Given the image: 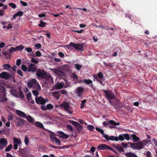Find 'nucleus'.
<instances>
[{"label":"nucleus","instance_id":"nucleus-1","mask_svg":"<svg viewBox=\"0 0 157 157\" xmlns=\"http://www.w3.org/2000/svg\"><path fill=\"white\" fill-rule=\"evenodd\" d=\"M96 129L97 131L100 132L103 136L106 139V140H111L112 141H118L120 140L122 141L125 138L127 140H130V136L129 134H121L119 135L118 137L111 136L109 137L108 135H105L104 132V131L101 129L96 127Z\"/></svg>","mask_w":157,"mask_h":157},{"label":"nucleus","instance_id":"nucleus-2","mask_svg":"<svg viewBox=\"0 0 157 157\" xmlns=\"http://www.w3.org/2000/svg\"><path fill=\"white\" fill-rule=\"evenodd\" d=\"M71 47H72L75 49L81 51H83L84 45L81 44H76L72 42H71L67 46V48H71Z\"/></svg>","mask_w":157,"mask_h":157},{"label":"nucleus","instance_id":"nucleus-3","mask_svg":"<svg viewBox=\"0 0 157 157\" xmlns=\"http://www.w3.org/2000/svg\"><path fill=\"white\" fill-rule=\"evenodd\" d=\"M16 113L20 117L24 118H26V119L29 122L33 123L34 122V119L30 116H27L26 114L21 111L17 110L16 111Z\"/></svg>","mask_w":157,"mask_h":157},{"label":"nucleus","instance_id":"nucleus-4","mask_svg":"<svg viewBox=\"0 0 157 157\" xmlns=\"http://www.w3.org/2000/svg\"><path fill=\"white\" fill-rule=\"evenodd\" d=\"M19 91L17 92L15 90L12 89L10 90V93L12 94L15 97L19 98H24V95L21 89H19Z\"/></svg>","mask_w":157,"mask_h":157},{"label":"nucleus","instance_id":"nucleus-5","mask_svg":"<svg viewBox=\"0 0 157 157\" xmlns=\"http://www.w3.org/2000/svg\"><path fill=\"white\" fill-rule=\"evenodd\" d=\"M36 76L39 78L44 79L47 77V74L44 69H41L38 68L36 72Z\"/></svg>","mask_w":157,"mask_h":157},{"label":"nucleus","instance_id":"nucleus-6","mask_svg":"<svg viewBox=\"0 0 157 157\" xmlns=\"http://www.w3.org/2000/svg\"><path fill=\"white\" fill-rule=\"evenodd\" d=\"M150 140H148L146 141L145 140H143L140 142L136 143V148L138 150H140L143 148L144 146L148 144L150 142Z\"/></svg>","mask_w":157,"mask_h":157},{"label":"nucleus","instance_id":"nucleus-7","mask_svg":"<svg viewBox=\"0 0 157 157\" xmlns=\"http://www.w3.org/2000/svg\"><path fill=\"white\" fill-rule=\"evenodd\" d=\"M104 95L106 98H115L114 93L111 90H103Z\"/></svg>","mask_w":157,"mask_h":157},{"label":"nucleus","instance_id":"nucleus-8","mask_svg":"<svg viewBox=\"0 0 157 157\" xmlns=\"http://www.w3.org/2000/svg\"><path fill=\"white\" fill-rule=\"evenodd\" d=\"M16 124V126H22L24 124L25 121V120L21 119L19 117H16L14 120Z\"/></svg>","mask_w":157,"mask_h":157},{"label":"nucleus","instance_id":"nucleus-9","mask_svg":"<svg viewBox=\"0 0 157 157\" xmlns=\"http://www.w3.org/2000/svg\"><path fill=\"white\" fill-rule=\"evenodd\" d=\"M37 67L36 65L33 63H30L28 66V71L30 72L34 73L37 71Z\"/></svg>","mask_w":157,"mask_h":157},{"label":"nucleus","instance_id":"nucleus-10","mask_svg":"<svg viewBox=\"0 0 157 157\" xmlns=\"http://www.w3.org/2000/svg\"><path fill=\"white\" fill-rule=\"evenodd\" d=\"M8 144V141L5 138H1L0 139V149H2L4 147L6 146Z\"/></svg>","mask_w":157,"mask_h":157},{"label":"nucleus","instance_id":"nucleus-11","mask_svg":"<svg viewBox=\"0 0 157 157\" xmlns=\"http://www.w3.org/2000/svg\"><path fill=\"white\" fill-rule=\"evenodd\" d=\"M12 77V75H11L9 74L6 72L4 71L0 74V77L5 79L10 78Z\"/></svg>","mask_w":157,"mask_h":157},{"label":"nucleus","instance_id":"nucleus-12","mask_svg":"<svg viewBox=\"0 0 157 157\" xmlns=\"http://www.w3.org/2000/svg\"><path fill=\"white\" fill-rule=\"evenodd\" d=\"M84 91V88L83 87L79 86L77 88L76 93L80 97Z\"/></svg>","mask_w":157,"mask_h":157},{"label":"nucleus","instance_id":"nucleus-13","mask_svg":"<svg viewBox=\"0 0 157 157\" xmlns=\"http://www.w3.org/2000/svg\"><path fill=\"white\" fill-rule=\"evenodd\" d=\"M52 71L56 74L60 75L62 76H64V73L63 72L60 70H58L56 69H51Z\"/></svg>","mask_w":157,"mask_h":157},{"label":"nucleus","instance_id":"nucleus-14","mask_svg":"<svg viewBox=\"0 0 157 157\" xmlns=\"http://www.w3.org/2000/svg\"><path fill=\"white\" fill-rule=\"evenodd\" d=\"M37 83L36 79H33L27 82L28 86L29 88L32 87L34 85H36Z\"/></svg>","mask_w":157,"mask_h":157},{"label":"nucleus","instance_id":"nucleus-15","mask_svg":"<svg viewBox=\"0 0 157 157\" xmlns=\"http://www.w3.org/2000/svg\"><path fill=\"white\" fill-rule=\"evenodd\" d=\"M60 107H64L65 111L68 110L69 108V105L68 103L66 102H64L62 104L60 105Z\"/></svg>","mask_w":157,"mask_h":157},{"label":"nucleus","instance_id":"nucleus-16","mask_svg":"<svg viewBox=\"0 0 157 157\" xmlns=\"http://www.w3.org/2000/svg\"><path fill=\"white\" fill-rule=\"evenodd\" d=\"M36 103L38 104L44 105L46 101L44 99H35Z\"/></svg>","mask_w":157,"mask_h":157},{"label":"nucleus","instance_id":"nucleus-17","mask_svg":"<svg viewBox=\"0 0 157 157\" xmlns=\"http://www.w3.org/2000/svg\"><path fill=\"white\" fill-rule=\"evenodd\" d=\"M58 133L59 134V136L63 138H67L69 137V136L65 134L63 132L59 131L58 132Z\"/></svg>","mask_w":157,"mask_h":157},{"label":"nucleus","instance_id":"nucleus-18","mask_svg":"<svg viewBox=\"0 0 157 157\" xmlns=\"http://www.w3.org/2000/svg\"><path fill=\"white\" fill-rule=\"evenodd\" d=\"M23 12L21 11H19L17 12L14 15H13V18H12V19H16V17L20 16H21L23 15Z\"/></svg>","mask_w":157,"mask_h":157},{"label":"nucleus","instance_id":"nucleus-19","mask_svg":"<svg viewBox=\"0 0 157 157\" xmlns=\"http://www.w3.org/2000/svg\"><path fill=\"white\" fill-rule=\"evenodd\" d=\"M64 86V83L63 82H60L59 83H57L55 85V86L56 89H60L62 88Z\"/></svg>","mask_w":157,"mask_h":157},{"label":"nucleus","instance_id":"nucleus-20","mask_svg":"<svg viewBox=\"0 0 157 157\" xmlns=\"http://www.w3.org/2000/svg\"><path fill=\"white\" fill-rule=\"evenodd\" d=\"M125 155L127 157H137L136 154L131 152L125 153Z\"/></svg>","mask_w":157,"mask_h":157},{"label":"nucleus","instance_id":"nucleus-21","mask_svg":"<svg viewBox=\"0 0 157 157\" xmlns=\"http://www.w3.org/2000/svg\"><path fill=\"white\" fill-rule=\"evenodd\" d=\"M107 147H108V146L105 144H101L99 145L98 148L101 150H105L107 149Z\"/></svg>","mask_w":157,"mask_h":157},{"label":"nucleus","instance_id":"nucleus-22","mask_svg":"<svg viewBox=\"0 0 157 157\" xmlns=\"http://www.w3.org/2000/svg\"><path fill=\"white\" fill-rule=\"evenodd\" d=\"M53 95L56 98H59L60 95V92L59 91H54L53 93Z\"/></svg>","mask_w":157,"mask_h":157},{"label":"nucleus","instance_id":"nucleus-23","mask_svg":"<svg viewBox=\"0 0 157 157\" xmlns=\"http://www.w3.org/2000/svg\"><path fill=\"white\" fill-rule=\"evenodd\" d=\"M13 142L14 144L18 145L21 143V142L19 139H17L14 137L13 138Z\"/></svg>","mask_w":157,"mask_h":157},{"label":"nucleus","instance_id":"nucleus-24","mask_svg":"<svg viewBox=\"0 0 157 157\" xmlns=\"http://www.w3.org/2000/svg\"><path fill=\"white\" fill-rule=\"evenodd\" d=\"M2 54L3 55L6 56L7 59H10V58L11 55L9 52L5 51L2 52Z\"/></svg>","mask_w":157,"mask_h":157},{"label":"nucleus","instance_id":"nucleus-25","mask_svg":"<svg viewBox=\"0 0 157 157\" xmlns=\"http://www.w3.org/2000/svg\"><path fill=\"white\" fill-rule=\"evenodd\" d=\"M120 123L119 122H116L113 120H110L109 121V125H111L113 126L119 125Z\"/></svg>","mask_w":157,"mask_h":157},{"label":"nucleus","instance_id":"nucleus-26","mask_svg":"<svg viewBox=\"0 0 157 157\" xmlns=\"http://www.w3.org/2000/svg\"><path fill=\"white\" fill-rule=\"evenodd\" d=\"M132 140L134 142H136L139 141L140 140V139L139 137H137L136 135L134 134H132Z\"/></svg>","mask_w":157,"mask_h":157},{"label":"nucleus","instance_id":"nucleus-27","mask_svg":"<svg viewBox=\"0 0 157 157\" xmlns=\"http://www.w3.org/2000/svg\"><path fill=\"white\" fill-rule=\"evenodd\" d=\"M75 127H76L77 130H78V131H77V132L78 133H80V132L83 128V127L79 123Z\"/></svg>","mask_w":157,"mask_h":157},{"label":"nucleus","instance_id":"nucleus-28","mask_svg":"<svg viewBox=\"0 0 157 157\" xmlns=\"http://www.w3.org/2000/svg\"><path fill=\"white\" fill-rule=\"evenodd\" d=\"M71 78H73L72 80L73 81H75L78 79V76L75 73H73L72 74Z\"/></svg>","mask_w":157,"mask_h":157},{"label":"nucleus","instance_id":"nucleus-29","mask_svg":"<svg viewBox=\"0 0 157 157\" xmlns=\"http://www.w3.org/2000/svg\"><path fill=\"white\" fill-rule=\"evenodd\" d=\"M32 93L34 95H35V96H36L35 98H43L41 97H37V96L38 95L39 93H38V91L36 90H33L32 91Z\"/></svg>","mask_w":157,"mask_h":157},{"label":"nucleus","instance_id":"nucleus-30","mask_svg":"<svg viewBox=\"0 0 157 157\" xmlns=\"http://www.w3.org/2000/svg\"><path fill=\"white\" fill-rule=\"evenodd\" d=\"M83 82L87 85H89L92 83V81L91 80L86 79L83 80Z\"/></svg>","mask_w":157,"mask_h":157},{"label":"nucleus","instance_id":"nucleus-31","mask_svg":"<svg viewBox=\"0 0 157 157\" xmlns=\"http://www.w3.org/2000/svg\"><path fill=\"white\" fill-rule=\"evenodd\" d=\"M87 128L89 131L92 132L94 129L95 127L92 125H89L87 126Z\"/></svg>","mask_w":157,"mask_h":157},{"label":"nucleus","instance_id":"nucleus-32","mask_svg":"<svg viewBox=\"0 0 157 157\" xmlns=\"http://www.w3.org/2000/svg\"><path fill=\"white\" fill-rule=\"evenodd\" d=\"M46 24V23L45 22L42 21H40V23L38 25V26L41 27H44L45 26V25Z\"/></svg>","mask_w":157,"mask_h":157},{"label":"nucleus","instance_id":"nucleus-33","mask_svg":"<svg viewBox=\"0 0 157 157\" xmlns=\"http://www.w3.org/2000/svg\"><path fill=\"white\" fill-rule=\"evenodd\" d=\"M24 48V47L22 45H20L17 46L16 47V51H22Z\"/></svg>","mask_w":157,"mask_h":157},{"label":"nucleus","instance_id":"nucleus-34","mask_svg":"<svg viewBox=\"0 0 157 157\" xmlns=\"http://www.w3.org/2000/svg\"><path fill=\"white\" fill-rule=\"evenodd\" d=\"M21 69L24 71L26 72L28 70V68L24 64H22L21 66Z\"/></svg>","mask_w":157,"mask_h":157},{"label":"nucleus","instance_id":"nucleus-35","mask_svg":"<svg viewBox=\"0 0 157 157\" xmlns=\"http://www.w3.org/2000/svg\"><path fill=\"white\" fill-rule=\"evenodd\" d=\"M36 126L37 127L40 128H43V124L39 122H36Z\"/></svg>","mask_w":157,"mask_h":157},{"label":"nucleus","instance_id":"nucleus-36","mask_svg":"<svg viewBox=\"0 0 157 157\" xmlns=\"http://www.w3.org/2000/svg\"><path fill=\"white\" fill-rule=\"evenodd\" d=\"M3 67L6 70H8L11 68L10 65L8 64H5L3 65Z\"/></svg>","mask_w":157,"mask_h":157},{"label":"nucleus","instance_id":"nucleus-37","mask_svg":"<svg viewBox=\"0 0 157 157\" xmlns=\"http://www.w3.org/2000/svg\"><path fill=\"white\" fill-rule=\"evenodd\" d=\"M46 108L47 110L51 109H53V106L52 104H49L47 105Z\"/></svg>","mask_w":157,"mask_h":157},{"label":"nucleus","instance_id":"nucleus-38","mask_svg":"<svg viewBox=\"0 0 157 157\" xmlns=\"http://www.w3.org/2000/svg\"><path fill=\"white\" fill-rule=\"evenodd\" d=\"M12 145L11 144H10L8 147H7L6 149H5V151H10L11 149L12 148Z\"/></svg>","mask_w":157,"mask_h":157},{"label":"nucleus","instance_id":"nucleus-39","mask_svg":"<svg viewBox=\"0 0 157 157\" xmlns=\"http://www.w3.org/2000/svg\"><path fill=\"white\" fill-rule=\"evenodd\" d=\"M97 76L98 78H101V79H103L104 78V76L102 73L101 72H100L98 73L97 74Z\"/></svg>","mask_w":157,"mask_h":157},{"label":"nucleus","instance_id":"nucleus-40","mask_svg":"<svg viewBox=\"0 0 157 157\" xmlns=\"http://www.w3.org/2000/svg\"><path fill=\"white\" fill-rule=\"evenodd\" d=\"M116 149H117L118 151H119L120 152H123L124 151V149L122 148V147L120 145H118V146H117Z\"/></svg>","mask_w":157,"mask_h":157},{"label":"nucleus","instance_id":"nucleus-41","mask_svg":"<svg viewBox=\"0 0 157 157\" xmlns=\"http://www.w3.org/2000/svg\"><path fill=\"white\" fill-rule=\"evenodd\" d=\"M86 99L83 100L82 101L80 106L81 108L82 109L84 107L85 105V103L86 102Z\"/></svg>","mask_w":157,"mask_h":157},{"label":"nucleus","instance_id":"nucleus-42","mask_svg":"<svg viewBox=\"0 0 157 157\" xmlns=\"http://www.w3.org/2000/svg\"><path fill=\"white\" fill-rule=\"evenodd\" d=\"M50 137L51 140L53 142H54L55 140L57 138L56 137H55L54 135L51 134L50 135Z\"/></svg>","mask_w":157,"mask_h":157},{"label":"nucleus","instance_id":"nucleus-43","mask_svg":"<svg viewBox=\"0 0 157 157\" xmlns=\"http://www.w3.org/2000/svg\"><path fill=\"white\" fill-rule=\"evenodd\" d=\"M31 61L32 63L35 64H37L39 62L38 60H36L35 58L33 57L32 58Z\"/></svg>","mask_w":157,"mask_h":157},{"label":"nucleus","instance_id":"nucleus-44","mask_svg":"<svg viewBox=\"0 0 157 157\" xmlns=\"http://www.w3.org/2000/svg\"><path fill=\"white\" fill-rule=\"evenodd\" d=\"M75 67L78 71L80 70L82 67V66L78 64H75Z\"/></svg>","mask_w":157,"mask_h":157},{"label":"nucleus","instance_id":"nucleus-45","mask_svg":"<svg viewBox=\"0 0 157 157\" xmlns=\"http://www.w3.org/2000/svg\"><path fill=\"white\" fill-rule=\"evenodd\" d=\"M9 5L13 9H15L16 7V5L13 3H10Z\"/></svg>","mask_w":157,"mask_h":157},{"label":"nucleus","instance_id":"nucleus-46","mask_svg":"<svg viewBox=\"0 0 157 157\" xmlns=\"http://www.w3.org/2000/svg\"><path fill=\"white\" fill-rule=\"evenodd\" d=\"M16 51V48H15L14 47H11L9 49V52H12Z\"/></svg>","mask_w":157,"mask_h":157},{"label":"nucleus","instance_id":"nucleus-47","mask_svg":"<svg viewBox=\"0 0 157 157\" xmlns=\"http://www.w3.org/2000/svg\"><path fill=\"white\" fill-rule=\"evenodd\" d=\"M29 139L26 136L25 137V142L26 145H27L29 143Z\"/></svg>","mask_w":157,"mask_h":157},{"label":"nucleus","instance_id":"nucleus-48","mask_svg":"<svg viewBox=\"0 0 157 157\" xmlns=\"http://www.w3.org/2000/svg\"><path fill=\"white\" fill-rule=\"evenodd\" d=\"M67 128L69 130H70L71 131H73V129L71 125H67Z\"/></svg>","mask_w":157,"mask_h":157},{"label":"nucleus","instance_id":"nucleus-49","mask_svg":"<svg viewBox=\"0 0 157 157\" xmlns=\"http://www.w3.org/2000/svg\"><path fill=\"white\" fill-rule=\"evenodd\" d=\"M35 47L37 49H40L41 47V45L40 43H37L35 45Z\"/></svg>","mask_w":157,"mask_h":157},{"label":"nucleus","instance_id":"nucleus-50","mask_svg":"<svg viewBox=\"0 0 157 157\" xmlns=\"http://www.w3.org/2000/svg\"><path fill=\"white\" fill-rule=\"evenodd\" d=\"M128 144H130L131 145V147L132 148L135 149L136 148V143H133L131 144L130 143L128 142Z\"/></svg>","mask_w":157,"mask_h":157},{"label":"nucleus","instance_id":"nucleus-51","mask_svg":"<svg viewBox=\"0 0 157 157\" xmlns=\"http://www.w3.org/2000/svg\"><path fill=\"white\" fill-rule=\"evenodd\" d=\"M103 63L106 66H109L111 67H112L113 66V65H112L111 63H107L105 62H103Z\"/></svg>","mask_w":157,"mask_h":157},{"label":"nucleus","instance_id":"nucleus-52","mask_svg":"<svg viewBox=\"0 0 157 157\" xmlns=\"http://www.w3.org/2000/svg\"><path fill=\"white\" fill-rule=\"evenodd\" d=\"M21 60L20 59H18L16 61V65L17 66H19L21 64Z\"/></svg>","mask_w":157,"mask_h":157},{"label":"nucleus","instance_id":"nucleus-53","mask_svg":"<svg viewBox=\"0 0 157 157\" xmlns=\"http://www.w3.org/2000/svg\"><path fill=\"white\" fill-rule=\"evenodd\" d=\"M25 50H26L28 52H32V49L31 48H25Z\"/></svg>","mask_w":157,"mask_h":157},{"label":"nucleus","instance_id":"nucleus-54","mask_svg":"<svg viewBox=\"0 0 157 157\" xmlns=\"http://www.w3.org/2000/svg\"><path fill=\"white\" fill-rule=\"evenodd\" d=\"M36 55V56H40L41 55V52L39 51H37L35 53Z\"/></svg>","mask_w":157,"mask_h":157},{"label":"nucleus","instance_id":"nucleus-55","mask_svg":"<svg viewBox=\"0 0 157 157\" xmlns=\"http://www.w3.org/2000/svg\"><path fill=\"white\" fill-rule=\"evenodd\" d=\"M59 91L60 92V94H67V91L64 90H61L60 91Z\"/></svg>","mask_w":157,"mask_h":157},{"label":"nucleus","instance_id":"nucleus-56","mask_svg":"<svg viewBox=\"0 0 157 157\" xmlns=\"http://www.w3.org/2000/svg\"><path fill=\"white\" fill-rule=\"evenodd\" d=\"M17 73L19 74L22 77L23 76V72L21 70H18L17 71Z\"/></svg>","mask_w":157,"mask_h":157},{"label":"nucleus","instance_id":"nucleus-57","mask_svg":"<svg viewBox=\"0 0 157 157\" xmlns=\"http://www.w3.org/2000/svg\"><path fill=\"white\" fill-rule=\"evenodd\" d=\"M5 90V88L2 86L0 85V93L4 92Z\"/></svg>","mask_w":157,"mask_h":157},{"label":"nucleus","instance_id":"nucleus-58","mask_svg":"<svg viewBox=\"0 0 157 157\" xmlns=\"http://www.w3.org/2000/svg\"><path fill=\"white\" fill-rule=\"evenodd\" d=\"M54 142H55L56 144H58L59 145H61L60 140L57 138H56Z\"/></svg>","mask_w":157,"mask_h":157},{"label":"nucleus","instance_id":"nucleus-59","mask_svg":"<svg viewBox=\"0 0 157 157\" xmlns=\"http://www.w3.org/2000/svg\"><path fill=\"white\" fill-rule=\"evenodd\" d=\"M146 155L147 157H151V153L149 151H147Z\"/></svg>","mask_w":157,"mask_h":157},{"label":"nucleus","instance_id":"nucleus-60","mask_svg":"<svg viewBox=\"0 0 157 157\" xmlns=\"http://www.w3.org/2000/svg\"><path fill=\"white\" fill-rule=\"evenodd\" d=\"M20 2L24 6H26L28 5V4L27 3L23 2L22 1H20Z\"/></svg>","mask_w":157,"mask_h":157},{"label":"nucleus","instance_id":"nucleus-61","mask_svg":"<svg viewBox=\"0 0 157 157\" xmlns=\"http://www.w3.org/2000/svg\"><path fill=\"white\" fill-rule=\"evenodd\" d=\"M83 29H81L79 31H78V30H73V31L74 32H76V33H82V32H83Z\"/></svg>","mask_w":157,"mask_h":157},{"label":"nucleus","instance_id":"nucleus-62","mask_svg":"<svg viewBox=\"0 0 157 157\" xmlns=\"http://www.w3.org/2000/svg\"><path fill=\"white\" fill-rule=\"evenodd\" d=\"M58 55L59 57H63L64 56V53L61 52H59L58 53Z\"/></svg>","mask_w":157,"mask_h":157},{"label":"nucleus","instance_id":"nucleus-63","mask_svg":"<svg viewBox=\"0 0 157 157\" xmlns=\"http://www.w3.org/2000/svg\"><path fill=\"white\" fill-rule=\"evenodd\" d=\"M121 144L124 148H127L128 147V145L127 144L124 143H122Z\"/></svg>","mask_w":157,"mask_h":157},{"label":"nucleus","instance_id":"nucleus-64","mask_svg":"<svg viewBox=\"0 0 157 157\" xmlns=\"http://www.w3.org/2000/svg\"><path fill=\"white\" fill-rule=\"evenodd\" d=\"M13 117L12 115H10L8 117V119L9 121H11L13 119Z\"/></svg>","mask_w":157,"mask_h":157}]
</instances>
